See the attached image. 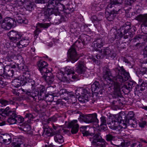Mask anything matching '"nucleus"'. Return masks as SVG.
<instances>
[{"label": "nucleus", "instance_id": "f257e3e1", "mask_svg": "<svg viewBox=\"0 0 147 147\" xmlns=\"http://www.w3.org/2000/svg\"><path fill=\"white\" fill-rule=\"evenodd\" d=\"M116 76L113 77L110 69L107 67L105 68L103 73V77L105 80L114 86V94L117 96L120 95L121 84L129 79L130 75L126 71L123 66H118L114 69Z\"/></svg>", "mask_w": 147, "mask_h": 147}, {"label": "nucleus", "instance_id": "f03ea898", "mask_svg": "<svg viewBox=\"0 0 147 147\" xmlns=\"http://www.w3.org/2000/svg\"><path fill=\"white\" fill-rule=\"evenodd\" d=\"M0 113L2 116L9 117L7 121L9 125L20 123L24 121V118L20 115H18L16 111L12 110L9 107L5 109H0Z\"/></svg>", "mask_w": 147, "mask_h": 147}, {"label": "nucleus", "instance_id": "7ed1b4c3", "mask_svg": "<svg viewBox=\"0 0 147 147\" xmlns=\"http://www.w3.org/2000/svg\"><path fill=\"white\" fill-rule=\"evenodd\" d=\"M90 136L89 138L90 140L92 141V145L94 147H106L107 143L104 139L102 138L100 135L96 134L93 136Z\"/></svg>", "mask_w": 147, "mask_h": 147}, {"label": "nucleus", "instance_id": "20e7f679", "mask_svg": "<svg viewBox=\"0 0 147 147\" xmlns=\"http://www.w3.org/2000/svg\"><path fill=\"white\" fill-rule=\"evenodd\" d=\"M130 26L125 24L121 27L117 31L118 35L120 37L124 36V38L127 39L129 37L132 38L133 36V32L130 31Z\"/></svg>", "mask_w": 147, "mask_h": 147}, {"label": "nucleus", "instance_id": "39448f33", "mask_svg": "<svg viewBox=\"0 0 147 147\" xmlns=\"http://www.w3.org/2000/svg\"><path fill=\"white\" fill-rule=\"evenodd\" d=\"M97 115L96 113L92 114L82 115L79 119L81 122H84L86 123H95L97 124L99 121L97 118Z\"/></svg>", "mask_w": 147, "mask_h": 147}, {"label": "nucleus", "instance_id": "423d86ee", "mask_svg": "<svg viewBox=\"0 0 147 147\" xmlns=\"http://www.w3.org/2000/svg\"><path fill=\"white\" fill-rule=\"evenodd\" d=\"M16 23V21L14 19L10 18H6L2 22L1 27L5 30H9L12 27H15Z\"/></svg>", "mask_w": 147, "mask_h": 147}, {"label": "nucleus", "instance_id": "0eeeda50", "mask_svg": "<svg viewBox=\"0 0 147 147\" xmlns=\"http://www.w3.org/2000/svg\"><path fill=\"white\" fill-rule=\"evenodd\" d=\"M112 7L111 5H108L105 9V17L108 20L110 21L113 20L116 17L118 11L119 10V9L115 10L113 9V11L111 10L110 9Z\"/></svg>", "mask_w": 147, "mask_h": 147}, {"label": "nucleus", "instance_id": "6e6552de", "mask_svg": "<svg viewBox=\"0 0 147 147\" xmlns=\"http://www.w3.org/2000/svg\"><path fill=\"white\" fill-rule=\"evenodd\" d=\"M124 116L125 118V120L124 121L128 124V126L133 128H136L137 127V123L134 119V113L133 111H130L129 112L127 117L125 115Z\"/></svg>", "mask_w": 147, "mask_h": 147}, {"label": "nucleus", "instance_id": "1a4fd4ad", "mask_svg": "<svg viewBox=\"0 0 147 147\" xmlns=\"http://www.w3.org/2000/svg\"><path fill=\"white\" fill-rule=\"evenodd\" d=\"M74 46H71L68 51L69 59L73 63L78 60L81 57L80 55L77 53Z\"/></svg>", "mask_w": 147, "mask_h": 147}, {"label": "nucleus", "instance_id": "9d476101", "mask_svg": "<svg viewBox=\"0 0 147 147\" xmlns=\"http://www.w3.org/2000/svg\"><path fill=\"white\" fill-rule=\"evenodd\" d=\"M105 43V40L102 38H99L95 39L92 43L91 49L93 51H98V48H100Z\"/></svg>", "mask_w": 147, "mask_h": 147}, {"label": "nucleus", "instance_id": "9b49d317", "mask_svg": "<svg viewBox=\"0 0 147 147\" xmlns=\"http://www.w3.org/2000/svg\"><path fill=\"white\" fill-rule=\"evenodd\" d=\"M37 64L38 69L40 71L42 75L45 73H48L50 71V70L47 68L48 64L46 62L40 60L38 61Z\"/></svg>", "mask_w": 147, "mask_h": 147}, {"label": "nucleus", "instance_id": "f8f14e48", "mask_svg": "<svg viewBox=\"0 0 147 147\" xmlns=\"http://www.w3.org/2000/svg\"><path fill=\"white\" fill-rule=\"evenodd\" d=\"M50 26V24L49 23H38L37 24L36 29L34 32V38H37L39 34L41 32L42 30L40 28H47Z\"/></svg>", "mask_w": 147, "mask_h": 147}, {"label": "nucleus", "instance_id": "ddd939ff", "mask_svg": "<svg viewBox=\"0 0 147 147\" xmlns=\"http://www.w3.org/2000/svg\"><path fill=\"white\" fill-rule=\"evenodd\" d=\"M76 71L79 74H84L86 71V67L84 61L80 60L76 65Z\"/></svg>", "mask_w": 147, "mask_h": 147}, {"label": "nucleus", "instance_id": "4468645a", "mask_svg": "<svg viewBox=\"0 0 147 147\" xmlns=\"http://www.w3.org/2000/svg\"><path fill=\"white\" fill-rule=\"evenodd\" d=\"M77 120H73L68 123V127L71 128V132L72 134H76L78 131L79 125Z\"/></svg>", "mask_w": 147, "mask_h": 147}, {"label": "nucleus", "instance_id": "2eb2a0df", "mask_svg": "<svg viewBox=\"0 0 147 147\" xmlns=\"http://www.w3.org/2000/svg\"><path fill=\"white\" fill-rule=\"evenodd\" d=\"M12 141L11 135L8 134H1L0 135V142L7 144H10Z\"/></svg>", "mask_w": 147, "mask_h": 147}, {"label": "nucleus", "instance_id": "dca6fc26", "mask_svg": "<svg viewBox=\"0 0 147 147\" xmlns=\"http://www.w3.org/2000/svg\"><path fill=\"white\" fill-rule=\"evenodd\" d=\"M138 84V85H137L135 87L136 91H143L147 87V82L144 81L141 78H139Z\"/></svg>", "mask_w": 147, "mask_h": 147}, {"label": "nucleus", "instance_id": "f3484780", "mask_svg": "<svg viewBox=\"0 0 147 147\" xmlns=\"http://www.w3.org/2000/svg\"><path fill=\"white\" fill-rule=\"evenodd\" d=\"M101 53L104 56L111 57L113 58L115 57V54L108 47L104 48L101 50Z\"/></svg>", "mask_w": 147, "mask_h": 147}, {"label": "nucleus", "instance_id": "a211bd4d", "mask_svg": "<svg viewBox=\"0 0 147 147\" xmlns=\"http://www.w3.org/2000/svg\"><path fill=\"white\" fill-rule=\"evenodd\" d=\"M21 40L17 43V46L19 48L26 47L30 42L29 38L27 37H23L22 36Z\"/></svg>", "mask_w": 147, "mask_h": 147}, {"label": "nucleus", "instance_id": "6ab92c4d", "mask_svg": "<svg viewBox=\"0 0 147 147\" xmlns=\"http://www.w3.org/2000/svg\"><path fill=\"white\" fill-rule=\"evenodd\" d=\"M34 88L35 90V91L38 92L39 97V98H40V100L44 99L46 92V90L45 86L43 85H40Z\"/></svg>", "mask_w": 147, "mask_h": 147}, {"label": "nucleus", "instance_id": "aec40b11", "mask_svg": "<svg viewBox=\"0 0 147 147\" xmlns=\"http://www.w3.org/2000/svg\"><path fill=\"white\" fill-rule=\"evenodd\" d=\"M50 14L48 10L42 11L40 13H39L38 18L40 21L45 22L48 19L49 16Z\"/></svg>", "mask_w": 147, "mask_h": 147}, {"label": "nucleus", "instance_id": "412c9836", "mask_svg": "<svg viewBox=\"0 0 147 147\" xmlns=\"http://www.w3.org/2000/svg\"><path fill=\"white\" fill-rule=\"evenodd\" d=\"M65 71L68 76H70L69 77L70 78H71L73 79H76L78 78V76L75 73L73 68L68 66L66 67Z\"/></svg>", "mask_w": 147, "mask_h": 147}, {"label": "nucleus", "instance_id": "4be33fe9", "mask_svg": "<svg viewBox=\"0 0 147 147\" xmlns=\"http://www.w3.org/2000/svg\"><path fill=\"white\" fill-rule=\"evenodd\" d=\"M42 75L41 77L49 84L52 83L54 80V77L51 71L50 72L45 73Z\"/></svg>", "mask_w": 147, "mask_h": 147}, {"label": "nucleus", "instance_id": "5701e85b", "mask_svg": "<svg viewBox=\"0 0 147 147\" xmlns=\"http://www.w3.org/2000/svg\"><path fill=\"white\" fill-rule=\"evenodd\" d=\"M33 92H27L26 94L29 96V98L32 101H36V99L38 98L40 99V98H39V95L38 92L36 91H35V90L32 89Z\"/></svg>", "mask_w": 147, "mask_h": 147}, {"label": "nucleus", "instance_id": "b1692460", "mask_svg": "<svg viewBox=\"0 0 147 147\" xmlns=\"http://www.w3.org/2000/svg\"><path fill=\"white\" fill-rule=\"evenodd\" d=\"M61 130H59L58 131L54 132V133L55 136L54 139L55 141L60 144H61L64 142V139L63 136L60 134Z\"/></svg>", "mask_w": 147, "mask_h": 147}, {"label": "nucleus", "instance_id": "393cba45", "mask_svg": "<svg viewBox=\"0 0 147 147\" xmlns=\"http://www.w3.org/2000/svg\"><path fill=\"white\" fill-rule=\"evenodd\" d=\"M25 82L21 80V78L20 77L18 78L13 80L12 81L11 84L13 87L18 88L21 85L22 86L25 85H26Z\"/></svg>", "mask_w": 147, "mask_h": 147}, {"label": "nucleus", "instance_id": "a878e982", "mask_svg": "<svg viewBox=\"0 0 147 147\" xmlns=\"http://www.w3.org/2000/svg\"><path fill=\"white\" fill-rule=\"evenodd\" d=\"M136 19L142 23V26H147V14H140L137 16Z\"/></svg>", "mask_w": 147, "mask_h": 147}, {"label": "nucleus", "instance_id": "bb28decb", "mask_svg": "<svg viewBox=\"0 0 147 147\" xmlns=\"http://www.w3.org/2000/svg\"><path fill=\"white\" fill-rule=\"evenodd\" d=\"M60 0H48V3L45 7L46 9H50L55 8L57 6Z\"/></svg>", "mask_w": 147, "mask_h": 147}, {"label": "nucleus", "instance_id": "cd10ccee", "mask_svg": "<svg viewBox=\"0 0 147 147\" xmlns=\"http://www.w3.org/2000/svg\"><path fill=\"white\" fill-rule=\"evenodd\" d=\"M122 84V83L121 84V88L122 87L123 90L124 89L127 90L128 91V92L131 90L133 87L135 86H136V82L133 81H129L126 84L124 85L123 86H121Z\"/></svg>", "mask_w": 147, "mask_h": 147}, {"label": "nucleus", "instance_id": "c85d7f7f", "mask_svg": "<svg viewBox=\"0 0 147 147\" xmlns=\"http://www.w3.org/2000/svg\"><path fill=\"white\" fill-rule=\"evenodd\" d=\"M16 101V99L14 97H13L12 99H9L7 100L1 99H0V103L2 106H5L9 104L14 105Z\"/></svg>", "mask_w": 147, "mask_h": 147}, {"label": "nucleus", "instance_id": "c756f323", "mask_svg": "<svg viewBox=\"0 0 147 147\" xmlns=\"http://www.w3.org/2000/svg\"><path fill=\"white\" fill-rule=\"evenodd\" d=\"M107 124L111 129L114 130L118 123L115 119L109 118V121L107 122Z\"/></svg>", "mask_w": 147, "mask_h": 147}, {"label": "nucleus", "instance_id": "7c9ffc66", "mask_svg": "<svg viewBox=\"0 0 147 147\" xmlns=\"http://www.w3.org/2000/svg\"><path fill=\"white\" fill-rule=\"evenodd\" d=\"M15 18L17 22L19 23L26 24L27 22V20L24 18L23 15L20 13L19 14L17 13L16 14Z\"/></svg>", "mask_w": 147, "mask_h": 147}, {"label": "nucleus", "instance_id": "2f4dec72", "mask_svg": "<svg viewBox=\"0 0 147 147\" xmlns=\"http://www.w3.org/2000/svg\"><path fill=\"white\" fill-rule=\"evenodd\" d=\"M24 7L27 10L32 11L33 10L34 7L35 6V4L34 2H31L30 0L28 1L25 4Z\"/></svg>", "mask_w": 147, "mask_h": 147}, {"label": "nucleus", "instance_id": "473e14b6", "mask_svg": "<svg viewBox=\"0 0 147 147\" xmlns=\"http://www.w3.org/2000/svg\"><path fill=\"white\" fill-rule=\"evenodd\" d=\"M19 129L24 131H28L30 130L31 127L28 123H23L18 127Z\"/></svg>", "mask_w": 147, "mask_h": 147}, {"label": "nucleus", "instance_id": "72a5a7b5", "mask_svg": "<svg viewBox=\"0 0 147 147\" xmlns=\"http://www.w3.org/2000/svg\"><path fill=\"white\" fill-rule=\"evenodd\" d=\"M127 125H128V124L125 122L124 121H123V122H121V123H119L118 125H117L115 127V129H114V130L120 131L122 130L123 129H125Z\"/></svg>", "mask_w": 147, "mask_h": 147}, {"label": "nucleus", "instance_id": "f704fd0d", "mask_svg": "<svg viewBox=\"0 0 147 147\" xmlns=\"http://www.w3.org/2000/svg\"><path fill=\"white\" fill-rule=\"evenodd\" d=\"M21 80L24 81L25 84L28 83V81L30 79V75L29 71H26L23 73L22 76H21Z\"/></svg>", "mask_w": 147, "mask_h": 147}, {"label": "nucleus", "instance_id": "c9c22d12", "mask_svg": "<svg viewBox=\"0 0 147 147\" xmlns=\"http://www.w3.org/2000/svg\"><path fill=\"white\" fill-rule=\"evenodd\" d=\"M7 35L9 38H14L16 37H21L22 35L18 33V32L14 30H12L7 33Z\"/></svg>", "mask_w": 147, "mask_h": 147}, {"label": "nucleus", "instance_id": "e433bc0d", "mask_svg": "<svg viewBox=\"0 0 147 147\" xmlns=\"http://www.w3.org/2000/svg\"><path fill=\"white\" fill-rule=\"evenodd\" d=\"M29 0H16L14 1V4L17 7H22Z\"/></svg>", "mask_w": 147, "mask_h": 147}, {"label": "nucleus", "instance_id": "4c0bfd02", "mask_svg": "<svg viewBox=\"0 0 147 147\" xmlns=\"http://www.w3.org/2000/svg\"><path fill=\"white\" fill-rule=\"evenodd\" d=\"M84 42L82 41V42H81V40H76L74 44L72 46H74V48L76 50V48H82V45L84 46Z\"/></svg>", "mask_w": 147, "mask_h": 147}, {"label": "nucleus", "instance_id": "58836bf2", "mask_svg": "<svg viewBox=\"0 0 147 147\" xmlns=\"http://www.w3.org/2000/svg\"><path fill=\"white\" fill-rule=\"evenodd\" d=\"M100 87L99 82L95 81L92 85L91 87V89L92 92H94L98 90Z\"/></svg>", "mask_w": 147, "mask_h": 147}, {"label": "nucleus", "instance_id": "ea45409f", "mask_svg": "<svg viewBox=\"0 0 147 147\" xmlns=\"http://www.w3.org/2000/svg\"><path fill=\"white\" fill-rule=\"evenodd\" d=\"M46 9L48 10L49 13H51V14H54L55 16L59 15L60 14V13L59 11V10L57 8L56 9L55 7L53 9Z\"/></svg>", "mask_w": 147, "mask_h": 147}, {"label": "nucleus", "instance_id": "a19ab883", "mask_svg": "<svg viewBox=\"0 0 147 147\" xmlns=\"http://www.w3.org/2000/svg\"><path fill=\"white\" fill-rule=\"evenodd\" d=\"M86 129V127L85 126H82L80 128V131L82 132L84 136H88L90 135V133L87 131Z\"/></svg>", "mask_w": 147, "mask_h": 147}, {"label": "nucleus", "instance_id": "79ce46f5", "mask_svg": "<svg viewBox=\"0 0 147 147\" xmlns=\"http://www.w3.org/2000/svg\"><path fill=\"white\" fill-rule=\"evenodd\" d=\"M54 94H46L45 96V98L47 100L48 102H52L54 100Z\"/></svg>", "mask_w": 147, "mask_h": 147}, {"label": "nucleus", "instance_id": "37998d69", "mask_svg": "<svg viewBox=\"0 0 147 147\" xmlns=\"http://www.w3.org/2000/svg\"><path fill=\"white\" fill-rule=\"evenodd\" d=\"M130 145V144L129 141H124L123 142H121L120 144L116 145L119 147H128Z\"/></svg>", "mask_w": 147, "mask_h": 147}, {"label": "nucleus", "instance_id": "c03bdc74", "mask_svg": "<svg viewBox=\"0 0 147 147\" xmlns=\"http://www.w3.org/2000/svg\"><path fill=\"white\" fill-rule=\"evenodd\" d=\"M22 142V140L20 139H18L15 142H14L12 143L13 147H21Z\"/></svg>", "mask_w": 147, "mask_h": 147}, {"label": "nucleus", "instance_id": "a18cd8bd", "mask_svg": "<svg viewBox=\"0 0 147 147\" xmlns=\"http://www.w3.org/2000/svg\"><path fill=\"white\" fill-rule=\"evenodd\" d=\"M14 51L13 52H9L7 57L6 58L9 60V61H12L11 59L13 58L16 55V54L14 53Z\"/></svg>", "mask_w": 147, "mask_h": 147}, {"label": "nucleus", "instance_id": "49530a36", "mask_svg": "<svg viewBox=\"0 0 147 147\" xmlns=\"http://www.w3.org/2000/svg\"><path fill=\"white\" fill-rule=\"evenodd\" d=\"M144 37V35L142 34H138L133 39V42H137L141 39H143Z\"/></svg>", "mask_w": 147, "mask_h": 147}, {"label": "nucleus", "instance_id": "de8ad7c7", "mask_svg": "<svg viewBox=\"0 0 147 147\" xmlns=\"http://www.w3.org/2000/svg\"><path fill=\"white\" fill-rule=\"evenodd\" d=\"M115 119L116 121L118 123H121V122H123V121L125 120V117H124V119H123V117L121 116V115H117V116L115 118H113Z\"/></svg>", "mask_w": 147, "mask_h": 147}, {"label": "nucleus", "instance_id": "09e8293b", "mask_svg": "<svg viewBox=\"0 0 147 147\" xmlns=\"http://www.w3.org/2000/svg\"><path fill=\"white\" fill-rule=\"evenodd\" d=\"M59 1L58 4L57 5V7L59 10L60 11H63L64 10H66L65 6L63 4L60 3Z\"/></svg>", "mask_w": 147, "mask_h": 147}, {"label": "nucleus", "instance_id": "8fccbe9b", "mask_svg": "<svg viewBox=\"0 0 147 147\" xmlns=\"http://www.w3.org/2000/svg\"><path fill=\"white\" fill-rule=\"evenodd\" d=\"M57 76L59 79L62 82H65L67 80V78L63 75H62L61 74H59L57 75Z\"/></svg>", "mask_w": 147, "mask_h": 147}, {"label": "nucleus", "instance_id": "3c124183", "mask_svg": "<svg viewBox=\"0 0 147 147\" xmlns=\"http://www.w3.org/2000/svg\"><path fill=\"white\" fill-rule=\"evenodd\" d=\"M21 37H16L14 38H9V39L11 42H12L13 43L16 44V46H17V43L19 41V40L20 39H21Z\"/></svg>", "mask_w": 147, "mask_h": 147}, {"label": "nucleus", "instance_id": "603ef678", "mask_svg": "<svg viewBox=\"0 0 147 147\" xmlns=\"http://www.w3.org/2000/svg\"><path fill=\"white\" fill-rule=\"evenodd\" d=\"M34 118V116L32 113H26L24 117L25 119L28 118L29 120H31L33 119Z\"/></svg>", "mask_w": 147, "mask_h": 147}, {"label": "nucleus", "instance_id": "864d4df0", "mask_svg": "<svg viewBox=\"0 0 147 147\" xmlns=\"http://www.w3.org/2000/svg\"><path fill=\"white\" fill-rule=\"evenodd\" d=\"M130 146V147H142V145L140 142H137L131 144Z\"/></svg>", "mask_w": 147, "mask_h": 147}, {"label": "nucleus", "instance_id": "5fc2aeb1", "mask_svg": "<svg viewBox=\"0 0 147 147\" xmlns=\"http://www.w3.org/2000/svg\"><path fill=\"white\" fill-rule=\"evenodd\" d=\"M28 82L29 83V84L32 86V89H34L35 88H36L35 81L31 79H30L28 81Z\"/></svg>", "mask_w": 147, "mask_h": 147}, {"label": "nucleus", "instance_id": "6e6d98bb", "mask_svg": "<svg viewBox=\"0 0 147 147\" xmlns=\"http://www.w3.org/2000/svg\"><path fill=\"white\" fill-rule=\"evenodd\" d=\"M121 93H120V95L119 96H115V95H114V94H113V97H114L115 98V100H113V102H112V105L113 106H118L119 105L117 103V101L116 100V98H118L119 97H121Z\"/></svg>", "mask_w": 147, "mask_h": 147}, {"label": "nucleus", "instance_id": "4d7b16f0", "mask_svg": "<svg viewBox=\"0 0 147 147\" xmlns=\"http://www.w3.org/2000/svg\"><path fill=\"white\" fill-rule=\"evenodd\" d=\"M51 130L50 128H46L44 130L43 134H45L47 136H50L51 135Z\"/></svg>", "mask_w": 147, "mask_h": 147}, {"label": "nucleus", "instance_id": "13d9d810", "mask_svg": "<svg viewBox=\"0 0 147 147\" xmlns=\"http://www.w3.org/2000/svg\"><path fill=\"white\" fill-rule=\"evenodd\" d=\"M101 17L100 18H99L98 17H97L95 16H93L91 18V20L93 22H94L95 21H99L101 20L102 18V16H100Z\"/></svg>", "mask_w": 147, "mask_h": 147}, {"label": "nucleus", "instance_id": "bf43d9fd", "mask_svg": "<svg viewBox=\"0 0 147 147\" xmlns=\"http://www.w3.org/2000/svg\"><path fill=\"white\" fill-rule=\"evenodd\" d=\"M101 123L100 125H106L107 124L106 117L105 116H102L100 118Z\"/></svg>", "mask_w": 147, "mask_h": 147}, {"label": "nucleus", "instance_id": "052dcab7", "mask_svg": "<svg viewBox=\"0 0 147 147\" xmlns=\"http://www.w3.org/2000/svg\"><path fill=\"white\" fill-rule=\"evenodd\" d=\"M48 104L45 100H42L40 104V106L42 108H45L47 106Z\"/></svg>", "mask_w": 147, "mask_h": 147}, {"label": "nucleus", "instance_id": "680f3d73", "mask_svg": "<svg viewBox=\"0 0 147 147\" xmlns=\"http://www.w3.org/2000/svg\"><path fill=\"white\" fill-rule=\"evenodd\" d=\"M59 93L61 95H64L65 96L68 94V91H67L65 89H62L59 91Z\"/></svg>", "mask_w": 147, "mask_h": 147}, {"label": "nucleus", "instance_id": "e2e57ef3", "mask_svg": "<svg viewBox=\"0 0 147 147\" xmlns=\"http://www.w3.org/2000/svg\"><path fill=\"white\" fill-rule=\"evenodd\" d=\"M36 3L44 4L46 3L48 1V0H34Z\"/></svg>", "mask_w": 147, "mask_h": 147}, {"label": "nucleus", "instance_id": "0e129e2a", "mask_svg": "<svg viewBox=\"0 0 147 147\" xmlns=\"http://www.w3.org/2000/svg\"><path fill=\"white\" fill-rule=\"evenodd\" d=\"M114 137L111 135L108 134L106 136V140L107 141H110L112 140Z\"/></svg>", "mask_w": 147, "mask_h": 147}, {"label": "nucleus", "instance_id": "69168bd1", "mask_svg": "<svg viewBox=\"0 0 147 147\" xmlns=\"http://www.w3.org/2000/svg\"><path fill=\"white\" fill-rule=\"evenodd\" d=\"M147 73V69L142 68L140 71V74L142 75H144Z\"/></svg>", "mask_w": 147, "mask_h": 147}, {"label": "nucleus", "instance_id": "338daca9", "mask_svg": "<svg viewBox=\"0 0 147 147\" xmlns=\"http://www.w3.org/2000/svg\"><path fill=\"white\" fill-rule=\"evenodd\" d=\"M88 95L84 94L83 95H82V96L80 97L79 99L82 98L83 100H86L87 101H88L89 98V96Z\"/></svg>", "mask_w": 147, "mask_h": 147}, {"label": "nucleus", "instance_id": "774afa93", "mask_svg": "<svg viewBox=\"0 0 147 147\" xmlns=\"http://www.w3.org/2000/svg\"><path fill=\"white\" fill-rule=\"evenodd\" d=\"M2 77L0 76V88H3L5 86L6 84L2 80Z\"/></svg>", "mask_w": 147, "mask_h": 147}]
</instances>
